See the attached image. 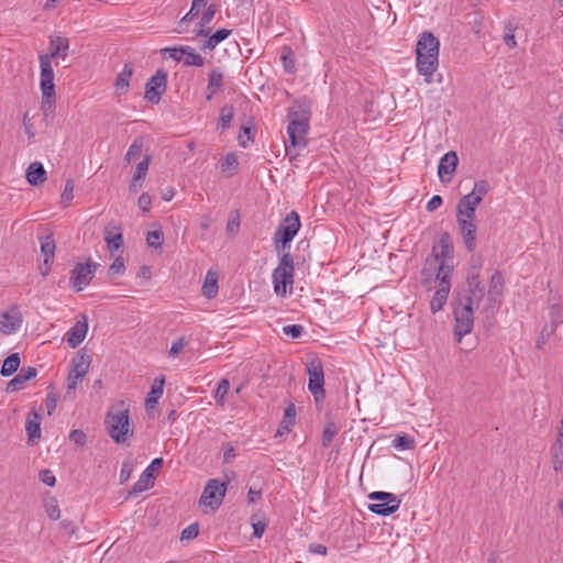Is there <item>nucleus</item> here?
Segmentation results:
<instances>
[{
    "instance_id": "680f3d73",
    "label": "nucleus",
    "mask_w": 563,
    "mask_h": 563,
    "mask_svg": "<svg viewBox=\"0 0 563 563\" xmlns=\"http://www.w3.org/2000/svg\"><path fill=\"white\" fill-rule=\"evenodd\" d=\"M164 52L167 53L168 56L176 62L184 60L183 46L181 47H167L164 49Z\"/></svg>"
},
{
    "instance_id": "f03ea898",
    "label": "nucleus",
    "mask_w": 563,
    "mask_h": 563,
    "mask_svg": "<svg viewBox=\"0 0 563 563\" xmlns=\"http://www.w3.org/2000/svg\"><path fill=\"white\" fill-rule=\"evenodd\" d=\"M439 40L431 32L420 34L417 42V69L420 75L424 76L427 82H431V78L439 64Z\"/></svg>"
},
{
    "instance_id": "2f4dec72",
    "label": "nucleus",
    "mask_w": 563,
    "mask_h": 563,
    "mask_svg": "<svg viewBox=\"0 0 563 563\" xmlns=\"http://www.w3.org/2000/svg\"><path fill=\"white\" fill-rule=\"evenodd\" d=\"M164 384H165V379L163 376L159 378H155V380L152 385L151 391L148 393L146 400H145V406L147 409L154 408V406L157 404L158 399L162 397L163 390H164Z\"/></svg>"
},
{
    "instance_id": "e2e57ef3",
    "label": "nucleus",
    "mask_w": 563,
    "mask_h": 563,
    "mask_svg": "<svg viewBox=\"0 0 563 563\" xmlns=\"http://www.w3.org/2000/svg\"><path fill=\"white\" fill-rule=\"evenodd\" d=\"M553 463L555 470L561 467L563 464V448L556 444L553 448Z\"/></svg>"
},
{
    "instance_id": "6e6552de",
    "label": "nucleus",
    "mask_w": 563,
    "mask_h": 563,
    "mask_svg": "<svg viewBox=\"0 0 563 563\" xmlns=\"http://www.w3.org/2000/svg\"><path fill=\"white\" fill-rule=\"evenodd\" d=\"M308 372V389L312 394L316 402H322L325 397V391L323 388L324 385V374L321 362L319 360H313L307 365Z\"/></svg>"
},
{
    "instance_id": "7c9ffc66",
    "label": "nucleus",
    "mask_w": 563,
    "mask_h": 563,
    "mask_svg": "<svg viewBox=\"0 0 563 563\" xmlns=\"http://www.w3.org/2000/svg\"><path fill=\"white\" fill-rule=\"evenodd\" d=\"M217 11H218V7L216 4H210L207 7L206 11L202 13V15L199 20L198 29L195 30L197 38L200 36L208 35V31L206 27L212 22Z\"/></svg>"
},
{
    "instance_id": "a211bd4d",
    "label": "nucleus",
    "mask_w": 563,
    "mask_h": 563,
    "mask_svg": "<svg viewBox=\"0 0 563 563\" xmlns=\"http://www.w3.org/2000/svg\"><path fill=\"white\" fill-rule=\"evenodd\" d=\"M457 224L463 242L468 252L476 247V224L475 219L457 218Z\"/></svg>"
},
{
    "instance_id": "e433bc0d",
    "label": "nucleus",
    "mask_w": 563,
    "mask_h": 563,
    "mask_svg": "<svg viewBox=\"0 0 563 563\" xmlns=\"http://www.w3.org/2000/svg\"><path fill=\"white\" fill-rule=\"evenodd\" d=\"M490 189L492 187L487 180L479 179L474 183L473 190L467 195L473 196L481 203L483 198L489 192Z\"/></svg>"
},
{
    "instance_id": "09e8293b",
    "label": "nucleus",
    "mask_w": 563,
    "mask_h": 563,
    "mask_svg": "<svg viewBox=\"0 0 563 563\" xmlns=\"http://www.w3.org/2000/svg\"><path fill=\"white\" fill-rule=\"evenodd\" d=\"M415 441L407 435H397L393 440V446L399 450H410L413 448Z\"/></svg>"
},
{
    "instance_id": "13d9d810",
    "label": "nucleus",
    "mask_w": 563,
    "mask_h": 563,
    "mask_svg": "<svg viewBox=\"0 0 563 563\" xmlns=\"http://www.w3.org/2000/svg\"><path fill=\"white\" fill-rule=\"evenodd\" d=\"M302 327L299 324H290L283 328V332L292 339H298L302 333Z\"/></svg>"
},
{
    "instance_id": "3c124183",
    "label": "nucleus",
    "mask_w": 563,
    "mask_h": 563,
    "mask_svg": "<svg viewBox=\"0 0 563 563\" xmlns=\"http://www.w3.org/2000/svg\"><path fill=\"white\" fill-rule=\"evenodd\" d=\"M74 188L75 184L73 179H68L65 184L64 191L62 192L60 200L65 206L69 205V202L74 199Z\"/></svg>"
},
{
    "instance_id": "6ab92c4d",
    "label": "nucleus",
    "mask_w": 563,
    "mask_h": 563,
    "mask_svg": "<svg viewBox=\"0 0 563 563\" xmlns=\"http://www.w3.org/2000/svg\"><path fill=\"white\" fill-rule=\"evenodd\" d=\"M104 240L111 253L123 247L124 242L121 227L115 222L108 223L104 228Z\"/></svg>"
},
{
    "instance_id": "a878e982",
    "label": "nucleus",
    "mask_w": 563,
    "mask_h": 563,
    "mask_svg": "<svg viewBox=\"0 0 563 563\" xmlns=\"http://www.w3.org/2000/svg\"><path fill=\"white\" fill-rule=\"evenodd\" d=\"M88 324L86 321H77L67 332V343L70 347H77L86 338Z\"/></svg>"
},
{
    "instance_id": "cd10ccee",
    "label": "nucleus",
    "mask_w": 563,
    "mask_h": 563,
    "mask_svg": "<svg viewBox=\"0 0 563 563\" xmlns=\"http://www.w3.org/2000/svg\"><path fill=\"white\" fill-rule=\"evenodd\" d=\"M25 176L31 185L37 186L46 180V170L42 163L34 162L29 165Z\"/></svg>"
},
{
    "instance_id": "dca6fc26",
    "label": "nucleus",
    "mask_w": 563,
    "mask_h": 563,
    "mask_svg": "<svg viewBox=\"0 0 563 563\" xmlns=\"http://www.w3.org/2000/svg\"><path fill=\"white\" fill-rule=\"evenodd\" d=\"M23 318L16 307H12L9 311L2 312L0 316V332L3 334L15 333L22 325Z\"/></svg>"
},
{
    "instance_id": "c03bdc74",
    "label": "nucleus",
    "mask_w": 563,
    "mask_h": 563,
    "mask_svg": "<svg viewBox=\"0 0 563 563\" xmlns=\"http://www.w3.org/2000/svg\"><path fill=\"white\" fill-rule=\"evenodd\" d=\"M44 508H45L47 516L52 520H57L59 518L60 510H59L58 503H57L56 498L49 497L48 499H46L44 503Z\"/></svg>"
},
{
    "instance_id": "338daca9",
    "label": "nucleus",
    "mask_w": 563,
    "mask_h": 563,
    "mask_svg": "<svg viewBox=\"0 0 563 563\" xmlns=\"http://www.w3.org/2000/svg\"><path fill=\"white\" fill-rule=\"evenodd\" d=\"M41 481L47 486H54L56 483L55 475L49 470H44L40 473Z\"/></svg>"
},
{
    "instance_id": "79ce46f5",
    "label": "nucleus",
    "mask_w": 563,
    "mask_h": 563,
    "mask_svg": "<svg viewBox=\"0 0 563 563\" xmlns=\"http://www.w3.org/2000/svg\"><path fill=\"white\" fill-rule=\"evenodd\" d=\"M517 29V24L514 21H507L505 24L504 32V42L508 47H515L517 42L515 40V31Z\"/></svg>"
},
{
    "instance_id": "473e14b6",
    "label": "nucleus",
    "mask_w": 563,
    "mask_h": 563,
    "mask_svg": "<svg viewBox=\"0 0 563 563\" xmlns=\"http://www.w3.org/2000/svg\"><path fill=\"white\" fill-rule=\"evenodd\" d=\"M184 53V65L202 67L205 65V58L195 51L191 46H183Z\"/></svg>"
},
{
    "instance_id": "393cba45",
    "label": "nucleus",
    "mask_w": 563,
    "mask_h": 563,
    "mask_svg": "<svg viewBox=\"0 0 563 563\" xmlns=\"http://www.w3.org/2000/svg\"><path fill=\"white\" fill-rule=\"evenodd\" d=\"M223 73L219 68H214L208 74V85L206 89V99L208 101L223 89Z\"/></svg>"
},
{
    "instance_id": "2eb2a0df",
    "label": "nucleus",
    "mask_w": 563,
    "mask_h": 563,
    "mask_svg": "<svg viewBox=\"0 0 563 563\" xmlns=\"http://www.w3.org/2000/svg\"><path fill=\"white\" fill-rule=\"evenodd\" d=\"M163 459L156 457L152 463L143 471L137 482L132 486L130 495H137L154 485V473L163 465Z\"/></svg>"
},
{
    "instance_id": "ddd939ff",
    "label": "nucleus",
    "mask_w": 563,
    "mask_h": 563,
    "mask_svg": "<svg viewBox=\"0 0 563 563\" xmlns=\"http://www.w3.org/2000/svg\"><path fill=\"white\" fill-rule=\"evenodd\" d=\"M453 265L439 261L438 255L430 254L424 262L422 274L427 277L435 276L437 283L441 280H450Z\"/></svg>"
},
{
    "instance_id": "0e129e2a",
    "label": "nucleus",
    "mask_w": 563,
    "mask_h": 563,
    "mask_svg": "<svg viewBox=\"0 0 563 563\" xmlns=\"http://www.w3.org/2000/svg\"><path fill=\"white\" fill-rule=\"evenodd\" d=\"M199 12H200V8H198V7L194 8V4L191 3L190 10L179 21V27H181L187 22L192 21L199 14Z\"/></svg>"
},
{
    "instance_id": "f257e3e1",
    "label": "nucleus",
    "mask_w": 563,
    "mask_h": 563,
    "mask_svg": "<svg viewBox=\"0 0 563 563\" xmlns=\"http://www.w3.org/2000/svg\"><path fill=\"white\" fill-rule=\"evenodd\" d=\"M68 38L56 36L51 37L49 52L40 54V88L42 91L41 109L45 115L53 113L55 110V84L52 60L56 58L65 59L68 55Z\"/></svg>"
},
{
    "instance_id": "49530a36",
    "label": "nucleus",
    "mask_w": 563,
    "mask_h": 563,
    "mask_svg": "<svg viewBox=\"0 0 563 563\" xmlns=\"http://www.w3.org/2000/svg\"><path fill=\"white\" fill-rule=\"evenodd\" d=\"M338 433V428L334 422H329L325 424L322 433V445L324 448L329 446L332 442L333 438Z\"/></svg>"
},
{
    "instance_id": "58836bf2",
    "label": "nucleus",
    "mask_w": 563,
    "mask_h": 563,
    "mask_svg": "<svg viewBox=\"0 0 563 563\" xmlns=\"http://www.w3.org/2000/svg\"><path fill=\"white\" fill-rule=\"evenodd\" d=\"M280 59L283 62L285 71H287L288 74H294L296 70L295 57L292 49L289 46L283 47Z\"/></svg>"
},
{
    "instance_id": "69168bd1",
    "label": "nucleus",
    "mask_w": 563,
    "mask_h": 563,
    "mask_svg": "<svg viewBox=\"0 0 563 563\" xmlns=\"http://www.w3.org/2000/svg\"><path fill=\"white\" fill-rule=\"evenodd\" d=\"M133 471L132 465L129 462H124L122 464L121 471H120V483L124 484L129 481L131 473Z\"/></svg>"
},
{
    "instance_id": "423d86ee",
    "label": "nucleus",
    "mask_w": 563,
    "mask_h": 563,
    "mask_svg": "<svg viewBox=\"0 0 563 563\" xmlns=\"http://www.w3.org/2000/svg\"><path fill=\"white\" fill-rule=\"evenodd\" d=\"M473 302L465 301L463 299L460 300L459 306L454 310L455 316V328L454 333L457 336V341L461 342L462 338L468 333H471L473 329L474 312Z\"/></svg>"
},
{
    "instance_id": "72a5a7b5",
    "label": "nucleus",
    "mask_w": 563,
    "mask_h": 563,
    "mask_svg": "<svg viewBox=\"0 0 563 563\" xmlns=\"http://www.w3.org/2000/svg\"><path fill=\"white\" fill-rule=\"evenodd\" d=\"M41 252L44 256L43 265L51 264L55 254V241L52 235L41 239Z\"/></svg>"
},
{
    "instance_id": "052dcab7",
    "label": "nucleus",
    "mask_w": 563,
    "mask_h": 563,
    "mask_svg": "<svg viewBox=\"0 0 563 563\" xmlns=\"http://www.w3.org/2000/svg\"><path fill=\"white\" fill-rule=\"evenodd\" d=\"M86 433L81 430H73L69 433V439L77 445H84L86 443Z\"/></svg>"
},
{
    "instance_id": "bf43d9fd",
    "label": "nucleus",
    "mask_w": 563,
    "mask_h": 563,
    "mask_svg": "<svg viewBox=\"0 0 563 563\" xmlns=\"http://www.w3.org/2000/svg\"><path fill=\"white\" fill-rule=\"evenodd\" d=\"M186 346V341L184 338H179L176 341L172 343L169 355L170 356H177Z\"/></svg>"
},
{
    "instance_id": "37998d69",
    "label": "nucleus",
    "mask_w": 563,
    "mask_h": 563,
    "mask_svg": "<svg viewBox=\"0 0 563 563\" xmlns=\"http://www.w3.org/2000/svg\"><path fill=\"white\" fill-rule=\"evenodd\" d=\"M233 115H234L233 107L224 106L221 109V112H220V118H219L218 126L220 129H222V130L228 129L230 126V124H231Z\"/></svg>"
},
{
    "instance_id": "20e7f679",
    "label": "nucleus",
    "mask_w": 563,
    "mask_h": 563,
    "mask_svg": "<svg viewBox=\"0 0 563 563\" xmlns=\"http://www.w3.org/2000/svg\"><path fill=\"white\" fill-rule=\"evenodd\" d=\"M294 260L289 253L283 254L279 265L273 272L274 291L277 296L286 297L287 288L294 285Z\"/></svg>"
},
{
    "instance_id": "9d476101",
    "label": "nucleus",
    "mask_w": 563,
    "mask_h": 563,
    "mask_svg": "<svg viewBox=\"0 0 563 563\" xmlns=\"http://www.w3.org/2000/svg\"><path fill=\"white\" fill-rule=\"evenodd\" d=\"M99 264L93 262L78 263L70 272V286L75 291H81L95 277Z\"/></svg>"
},
{
    "instance_id": "f8f14e48",
    "label": "nucleus",
    "mask_w": 563,
    "mask_h": 563,
    "mask_svg": "<svg viewBox=\"0 0 563 563\" xmlns=\"http://www.w3.org/2000/svg\"><path fill=\"white\" fill-rule=\"evenodd\" d=\"M308 130L309 124L306 118H303L302 120H291L287 126L289 144H286V151L288 152L290 147L298 150L306 147V136L308 134Z\"/></svg>"
},
{
    "instance_id": "de8ad7c7",
    "label": "nucleus",
    "mask_w": 563,
    "mask_h": 563,
    "mask_svg": "<svg viewBox=\"0 0 563 563\" xmlns=\"http://www.w3.org/2000/svg\"><path fill=\"white\" fill-rule=\"evenodd\" d=\"M230 389V383L228 379H222L214 394V399L219 405H223L225 400V396L229 393Z\"/></svg>"
},
{
    "instance_id": "4c0bfd02",
    "label": "nucleus",
    "mask_w": 563,
    "mask_h": 563,
    "mask_svg": "<svg viewBox=\"0 0 563 563\" xmlns=\"http://www.w3.org/2000/svg\"><path fill=\"white\" fill-rule=\"evenodd\" d=\"M503 292V276L499 272H495L490 277V285L488 296L490 299H496Z\"/></svg>"
},
{
    "instance_id": "f704fd0d",
    "label": "nucleus",
    "mask_w": 563,
    "mask_h": 563,
    "mask_svg": "<svg viewBox=\"0 0 563 563\" xmlns=\"http://www.w3.org/2000/svg\"><path fill=\"white\" fill-rule=\"evenodd\" d=\"M218 292V276L216 273L208 272L202 285V294L207 298H213Z\"/></svg>"
},
{
    "instance_id": "4be33fe9",
    "label": "nucleus",
    "mask_w": 563,
    "mask_h": 563,
    "mask_svg": "<svg viewBox=\"0 0 563 563\" xmlns=\"http://www.w3.org/2000/svg\"><path fill=\"white\" fill-rule=\"evenodd\" d=\"M479 205L473 196H463L456 206V218L475 219L476 208Z\"/></svg>"
},
{
    "instance_id": "39448f33",
    "label": "nucleus",
    "mask_w": 563,
    "mask_h": 563,
    "mask_svg": "<svg viewBox=\"0 0 563 563\" xmlns=\"http://www.w3.org/2000/svg\"><path fill=\"white\" fill-rule=\"evenodd\" d=\"M368 498L375 501L368 505V510L379 516L394 514L401 504L400 498L386 492H373L368 495Z\"/></svg>"
},
{
    "instance_id": "4468645a",
    "label": "nucleus",
    "mask_w": 563,
    "mask_h": 563,
    "mask_svg": "<svg viewBox=\"0 0 563 563\" xmlns=\"http://www.w3.org/2000/svg\"><path fill=\"white\" fill-rule=\"evenodd\" d=\"M166 85L167 74L164 70L158 69L146 82L144 93L145 99L153 104L158 103L163 93L166 91Z\"/></svg>"
},
{
    "instance_id": "a19ab883",
    "label": "nucleus",
    "mask_w": 563,
    "mask_h": 563,
    "mask_svg": "<svg viewBox=\"0 0 563 563\" xmlns=\"http://www.w3.org/2000/svg\"><path fill=\"white\" fill-rule=\"evenodd\" d=\"M468 295L463 298L465 301H471L473 305L478 307L479 302L484 298L485 288L482 284H478L477 287H468Z\"/></svg>"
},
{
    "instance_id": "bb28decb",
    "label": "nucleus",
    "mask_w": 563,
    "mask_h": 563,
    "mask_svg": "<svg viewBox=\"0 0 563 563\" xmlns=\"http://www.w3.org/2000/svg\"><path fill=\"white\" fill-rule=\"evenodd\" d=\"M132 76L133 67L130 64H125L123 69L118 74L114 81L117 95L122 96L128 92Z\"/></svg>"
},
{
    "instance_id": "9b49d317",
    "label": "nucleus",
    "mask_w": 563,
    "mask_h": 563,
    "mask_svg": "<svg viewBox=\"0 0 563 563\" xmlns=\"http://www.w3.org/2000/svg\"><path fill=\"white\" fill-rule=\"evenodd\" d=\"M91 357L84 352H78L73 360L71 369L67 377V393L75 390L77 385L88 373Z\"/></svg>"
},
{
    "instance_id": "774afa93",
    "label": "nucleus",
    "mask_w": 563,
    "mask_h": 563,
    "mask_svg": "<svg viewBox=\"0 0 563 563\" xmlns=\"http://www.w3.org/2000/svg\"><path fill=\"white\" fill-rule=\"evenodd\" d=\"M152 199L151 196L146 192H143L137 200V206L143 211H148L151 208Z\"/></svg>"
},
{
    "instance_id": "4d7b16f0",
    "label": "nucleus",
    "mask_w": 563,
    "mask_h": 563,
    "mask_svg": "<svg viewBox=\"0 0 563 563\" xmlns=\"http://www.w3.org/2000/svg\"><path fill=\"white\" fill-rule=\"evenodd\" d=\"M125 272L124 261L121 256L117 257L113 263L109 267V274L113 275H122Z\"/></svg>"
},
{
    "instance_id": "6e6d98bb",
    "label": "nucleus",
    "mask_w": 563,
    "mask_h": 563,
    "mask_svg": "<svg viewBox=\"0 0 563 563\" xmlns=\"http://www.w3.org/2000/svg\"><path fill=\"white\" fill-rule=\"evenodd\" d=\"M198 533H199L198 523H191L181 531L180 539L183 541L184 540L189 541V540L197 538Z\"/></svg>"
},
{
    "instance_id": "864d4df0",
    "label": "nucleus",
    "mask_w": 563,
    "mask_h": 563,
    "mask_svg": "<svg viewBox=\"0 0 563 563\" xmlns=\"http://www.w3.org/2000/svg\"><path fill=\"white\" fill-rule=\"evenodd\" d=\"M150 162H151L150 156H146L142 162H140L136 165V168H135V172L133 175L136 177V179L143 180L145 178L147 170H148Z\"/></svg>"
},
{
    "instance_id": "1a4fd4ad",
    "label": "nucleus",
    "mask_w": 563,
    "mask_h": 563,
    "mask_svg": "<svg viewBox=\"0 0 563 563\" xmlns=\"http://www.w3.org/2000/svg\"><path fill=\"white\" fill-rule=\"evenodd\" d=\"M300 229V218L296 211L288 213L285 219L279 223L275 234V243H282L285 247L297 235Z\"/></svg>"
},
{
    "instance_id": "5701e85b",
    "label": "nucleus",
    "mask_w": 563,
    "mask_h": 563,
    "mask_svg": "<svg viewBox=\"0 0 563 563\" xmlns=\"http://www.w3.org/2000/svg\"><path fill=\"white\" fill-rule=\"evenodd\" d=\"M208 35L202 36L203 40L200 43V48L203 52H211L213 51L222 41L229 37L231 34V30L227 29H220L216 31L214 33L210 34V30H208Z\"/></svg>"
},
{
    "instance_id": "f3484780",
    "label": "nucleus",
    "mask_w": 563,
    "mask_h": 563,
    "mask_svg": "<svg viewBox=\"0 0 563 563\" xmlns=\"http://www.w3.org/2000/svg\"><path fill=\"white\" fill-rule=\"evenodd\" d=\"M459 157L455 152L445 153L439 163L438 175L442 183H450L456 169Z\"/></svg>"
},
{
    "instance_id": "c85d7f7f",
    "label": "nucleus",
    "mask_w": 563,
    "mask_h": 563,
    "mask_svg": "<svg viewBox=\"0 0 563 563\" xmlns=\"http://www.w3.org/2000/svg\"><path fill=\"white\" fill-rule=\"evenodd\" d=\"M25 430L29 441L35 442V440L41 438V416L37 412L29 413L25 421Z\"/></svg>"
},
{
    "instance_id": "5fc2aeb1",
    "label": "nucleus",
    "mask_w": 563,
    "mask_h": 563,
    "mask_svg": "<svg viewBox=\"0 0 563 563\" xmlns=\"http://www.w3.org/2000/svg\"><path fill=\"white\" fill-rule=\"evenodd\" d=\"M468 23L471 24L474 34L479 38L483 30L484 16L475 13Z\"/></svg>"
},
{
    "instance_id": "c9c22d12",
    "label": "nucleus",
    "mask_w": 563,
    "mask_h": 563,
    "mask_svg": "<svg viewBox=\"0 0 563 563\" xmlns=\"http://www.w3.org/2000/svg\"><path fill=\"white\" fill-rule=\"evenodd\" d=\"M21 360L18 353H13L10 356H8L2 364L1 367V375L4 377H9L12 374H14L19 366H20Z\"/></svg>"
},
{
    "instance_id": "0eeeda50",
    "label": "nucleus",
    "mask_w": 563,
    "mask_h": 563,
    "mask_svg": "<svg viewBox=\"0 0 563 563\" xmlns=\"http://www.w3.org/2000/svg\"><path fill=\"white\" fill-rule=\"evenodd\" d=\"M227 489V482H220L217 478L209 479L199 499L200 506L208 507L212 510L218 509L223 501Z\"/></svg>"
},
{
    "instance_id": "a18cd8bd",
    "label": "nucleus",
    "mask_w": 563,
    "mask_h": 563,
    "mask_svg": "<svg viewBox=\"0 0 563 563\" xmlns=\"http://www.w3.org/2000/svg\"><path fill=\"white\" fill-rule=\"evenodd\" d=\"M238 165L239 163L235 154L229 153L221 161V170L223 173L232 174L234 170H236Z\"/></svg>"
},
{
    "instance_id": "8fccbe9b",
    "label": "nucleus",
    "mask_w": 563,
    "mask_h": 563,
    "mask_svg": "<svg viewBox=\"0 0 563 563\" xmlns=\"http://www.w3.org/2000/svg\"><path fill=\"white\" fill-rule=\"evenodd\" d=\"M164 241V234L161 230H154L147 233L146 242L151 247H159Z\"/></svg>"
},
{
    "instance_id": "c756f323",
    "label": "nucleus",
    "mask_w": 563,
    "mask_h": 563,
    "mask_svg": "<svg viewBox=\"0 0 563 563\" xmlns=\"http://www.w3.org/2000/svg\"><path fill=\"white\" fill-rule=\"evenodd\" d=\"M296 421V407L294 404H290L285 408L283 420L277 429L276 435L283 437L288 434L290 428L295 424Z\"/></svg>"
},
{
    "instance_id": "412c9836",
    "label": "nucleus",
    "mask_w": 563,
    "mask_h": 563,
    "mask_svg": "<svg viewBox=\"0 0 563 563\" xmlns=\"http://www.w3.org/2000/svg\"><path fill=\"white\" fill-rule=\"evenodd\" d=\"M452 253H453V249H452L450 235L448 233H443L440 236L438 244L433 245L431 254L438 255V258L441 262L452 264V260H453Z\"/></svg>"
},
{
    "instance_id": "7ed1b4c3",
    "label": "nucleus",
    "mask_w": 563,
    "mask_h": 563,
    "mask_svg": "<svg viewBox=\"0 0 563 563\" xmlns=\"http://www.w3.org/2000/svg\"><path fill=\"white\" fill-rule=\"evenodd\" d=\"M104 424L111 439L119 444L125 443L133 435L129 408L125 407L124 401L109 409Z\"/></svg>"
},
{
    "instance_id": "603ef678",
    "label": "nucleus",
    "mask_w": 563,
    "mask_h": 563,
    "mask_svg": "<svg viewBox=\"0 0 563 563\" xmlns=\"http://www.w3.org/2000/svg\"><path fill=\"white\" fill-rule=\"evenodd\" d=\"M240 228V216L238 211L231 212L229 221L227 223V232L234 235Z\"/></svg>"
},
{
    "instance_id": "b1692460",
    "label": "nucleus",
    "mask_w": 563,
    "mask_h": 563,
    "mask_svg": "<svg viewBox=\"0 0 563 563\" xmlns=\"http://www.w3.org/2000/svg\"><path fill=\"white\" fill-rule=\"evenodd\" d=\"M36 368L32 366L23 367L20 373L12 378L7 385V391L20 390L24 387V384L36 376Z\"/></svg>"
},
{
    "instance_id": "ea45409f",
    "label": "nucleus",
    "mask_w": 563,
    "mask_h": 563,
    "mask_svg": "<svg viewBox=\"0 0 563 563\" xmlns=\"http://www.w3.org/2000/svg\"><path fill=\"white\" fill-rule=\"evenodd\" d=\"M142 150H143V140H142V137H136L133 141V143L130 145L124 159L128 163L135 161L136 158H139L141 156Z\"/></svg>"
},
{
    "instance_id": "aec40b11",
    "label": "nucleus",
    "mask_w": 563,
    "mask_h": 563,
    "mask_svg": "<svg viewBox=\"0 0 563 563\" xmlns=\"http://www.w3.org/2000/svg\"><path fill=\"white\" fill-rule=\"evenodd\" d=\"M450 289V280H441L440 283H438L437 290L433 294L430 301V309L433 313L440 311L443 308L444 303L448 300Z\"/></svg>"
}]
</instances>
